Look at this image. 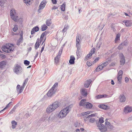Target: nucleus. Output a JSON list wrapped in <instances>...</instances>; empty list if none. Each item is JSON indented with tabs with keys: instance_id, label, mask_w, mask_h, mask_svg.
<instances>
[{
	"instance_id": "nucleus-4",
	"label": "nucleus",
	"mask_w": 132,
	"mask_h": 132,
	"mask_svg": "<svg viewBox=\"0 0 132 132\" xmlns=\"http://www.w3.org/2000/svg\"><path fill=\"white\" fill-rule=\"evenodd\" d=\"M2 49L3 51L6 53H9L13 51L14 48L13 45L9 44L4 45V46L2 47Z\"/></svg>"
},
{
	"instance_id": "nucleus-43",
	"label": "nucleus",
	"mask_w": 132,
	"mask_h": 132,
	"mask_svg": "<svg viewBox=\"0 0 132 132\" xmlns=\"http://www.w3.org/2000/svg\"><path fill=\"white\" fill-rule=\"evenodd\" d=\"M62 50H60L59 51V52L58 53V54L56 56V58L57 57H60L61 55L62 54Z\"/></svg>"
},
{
	"instance_id": "nucleus-36",
	"label": "nucleus",
	"mask_w": 132,
	"mask_h": 132,
	"mask_svg": "<svg viewBox=\"0 0 132 132\" xmlns=\"http://www.w3.org/2000/svg\"><path fill=\"white\" fill-rule=\"evenodd\" d=\"M81 36L79 34L77 35V36L76 41H78V42H80V41L81 40Z\"/></svg>"
},
{
	"instance_id": "nucleus-38",
	"label": "nucleus",
	"mask_w": 132,
	"mask_h": 132,
	"mask_svg": "<svg viewBox=\"0 0 132 132\" xmlns=\"http://www.w3.org/2000/svg\"><path fill=\"white\" fill-rule=\"evenodd\" d=\"M95 50V49L94 48H93L91 49L89 54H90V55H92L94 53Z\"/></svg>"
},
{
	"instance_id": "nucleus-7",
	"label": "nucleus",
	"mask_w": 132,
	"mask_h": 132,
	"mask_svg": "<svg viewBox=\"0 0 132 132\" xmlns=\"http://www.w3.org/2000/svg\"><path fill=\"white\" fill-rule=\"evenodd\" d=\"M47 2V1L46 0H43L41 2L39 6V9L38 10V12L39 13L41 12V10L43 9L44 8Z\"/></svg>"
},
{
	"instance_id": "nucleus-30",
	"label": "nucleus",
	"mask_w": 132,
	"mask_h": 132,
	"mask_svg": "<svg viewBox=\"0 0 132 132\" xmlns=\"http://www.w3.org/2000/svg\"><path fill=\"white\" fill-rule=\"evenodd\" d=\"M105 96H106V95H98L96 96H95V98L96 99H100V98H103V97H104Z\"/></svg>"
},
{
	"instance_id": "nucleus-60",
	"label": "nucleus",
	"mask_w": 132,
	"mask_h": 132,
	"mask_svg": "<svg viewBox=\"0 0 132 132\" xmlns=\"http://www.w3.org/2000/svg\"><path fill=\"white\" fill-rule=\"evenodd\" d=\"M45 45V43H44V44L43 45V46L42 48V49H41V53H42V52L43 51L44 49Z\"/></svg>"
},
{
	"instance_id": "nucleus-27",
	"label": "nucleus",
	"mask_w": 132,
	"mask_h": 132,
	"mask_svg": "<svg viewBox=\"0 0 132 132\" xmlns=\"http://www.w3.org/2000/svg\"><path fill=\"white\" fill-rule=\"evenodd\" d=\"M104 67V66H103L102 64L98 67H97L96 69V71H98L100 70H102Z\"/></svg>"
},
{
	"instance_id": "nucleus-10",
	"label": "nucleus",
	"mask_w": 132,
	"mask_h": 132,
	"mask_svg": "<svg viewBox=\"0 0 132 132\" xmlns=\"http://www.w3.org/2000/svg\"><path fill=\"white\" fill-rule=\"evenodd\" d=\"M56 91L55 90L51 89L48 91L47 94V96L49 97H51L55 94Z\"/></svg>"
},
{
	"instance_id": "nucleus-34",
	"label": "nucleus",
	"mask_w": 132,
	"mask_h": 132,
	"mask_svg": "<svg viewBox=\"0 0 132 132\" xmlns=\"http://www.w3.org/2000/svg\"><path fill=\"white\" fill-rule=\"evenodd\" d=\"M89 122L92 123H93L95 122H96L95 119L94 118H89Z\"/></svg>"
},
{
	"instance_id": "nucleus-24",
	"label": "nucleus",
	"mask_w": 132,
	"mask_h": 132,
	"mask_svg": "<svg viewBox=\"0 0 132 132\" xmlns=\"http://www.w3.org/2000/svg\"><path fill=\"white\" fill-rule=\"evenodd\" d=\"M11 123L12 125V128L13 129L15 128L17 125V122L14 120H13L12 121Z\"/></svg>"
},
{
	"instance_id": "nucleus-28",
	"label": "nucleus",
	"mask_w": 132,
	"mask_h": 132,
	"mask_svg": "<svg viewBox=\"0 0 132 132\" xmlns=\"http://www.w3.org/2000/svg\"><path fill=\"white\" fill-rule=\"evenodd\" d=\"M98 107L102 109L106 110L107 108V106L105 105L101 104L98 105Z\"/></svg>"
},
{
	"instance_id": "nucleus-16",
	"label": "nucleus",
	"mask_w": 132,
	"mask_h": 132,
	"mask_svg": "<svg viewBox=\"0 0 132 132\" xmlns=\"http://www.w3.org/2000/svg\"><path fill=\"white\" fill-rule=\"evenodd\" d=\"M81 94L82 96H86L87 95V92L86 89H82L81 90Z\"/></svg>"
},
{
	"instance_id": "nucleus-6",
	"label": "nucleus",
	"mask_w": 132,
	"mask_h": 132,
	"mask_svg": "<svg viewBox=\"0 0 132 132\" xmlns=\"http://www.w3.org/2000/svg\"><path fill=\"white\" fill-rule=\"evenodd\" d=\"M22 69L21 67L18 64H16L14 70V72L16 74H19L21 73Z\"/></svg>"
},
{
	"instance_id": "nucleus-57",
	"label": "nucleus",
	"mask_w": 132,
	"mask_h": 132,
	"mask_svg": "<svg viewBox=\"0 0 132 132\" xmlns=\"http://www.w3.org/2000/svg\"><path fill=\"white\" fill-rule=\"evenodd\" d=\"M30 115L28 113L24 115V117L26 118H28L29 117H30Z\"/></svg>"
},
{
	"instance_id": "nucleus-39",
	"label": "nucleus",
	"mask_w": 132,
	"mask_h": 132,
	"mask_svg": "<svg viewBox=\"0 0 132 132\" xmlns=\"http://www.w3.org/2000/svg\"><path fill=\"white\" fill-rule=\"evenodd\" d=\"M80 42H78V41L76 42V46L77 48H80Z\"/></svg>"
},
{
	"instance_id": "nucleus-47",
	"label": "nucleus",
	"mask_w": 132,
	"mask_h": 132,
	"mask_svg": "<svg viewBox=\"0 0 132 132\" xmlns=\"http://www.w3.org/2000/svg\"><path fill=\"white\" fill-rule=\"evenodd\" d=\"M50 21V20H47L46 22V25L47 26H50V25L51 24V22Z\"/></svg>"
},
{
	"instance_id": "nucleus-61",
	"label": "nucleus",
	"mask_w": 132,
	"mask_h": 132,
	"mask_svg": "<svg viewBox=\"0 0 132 132\" xmlns=\"http://www.w3.org/2000/svg\"><path fill=\"white\" fill-rule=\"evenodd\" d=\"M52 2L53 4H56V0H52Z\"/></svg>"
},
{
	"instance_id": "nucleus-49",
	"label": "nucleus",
	"mask_w": 132,
	"mask_h": 132,
	"mask_svg": "<svg viewBox=\"0 0 132 132\" xmlns=\"http://www.w3.org/2000/svg\"><path fill=\"white\" fill-rule=\"evenodd\" d=\"M90 113V112H83L81 113L80 114L81 116H83L87 114H88Z\"/></svg>"
},
{
	"instance_id": "nucleus-11",
	"label": "nucleus",
	"mask_w": 132,
	"mask_h": 132,
	"mask_svg": "<svg viewBox=\"0 0 132 132\" xmlns=\"http://www.w3.org/2000/svg\"><path fill=\"white\" fill-rule=\"evenodd\" d=\"M120 64L121 65H123L124 64L125 62V57L123 54L120 53Z\"/></svg>"
},
{
	"instance_id": "nucleus-62",
	"label": "nucleus",
	"mask_w": 132,
	"mask_h": 132,
	"mask_svg": "<svg viewBox=\"0 0 132 132\" xmlns=\"http://www.w3.org/2000/svg\"><path fill=\"white\" fill-rule=\"evenodd\" d=\"M128 120L129 121H130L132 120V116L130 117L128 119Z\"/></svg>"
},
{
	"instance_id": "nucleus-15",
	"label": "nucleus",
	"mask_w": 132,
	"mask_h": 132,
	"mask_svg": "<svg viewBox=\"0 0 132 132\" xmlns=\"http://www.w3.org/2000/svg\"><path fill=\"white\" fill-rule=\"evenodd\" d=\"M86 103V99L82 100L80 101L79 103V105L80 106H83L85 107V104Z\"/></svg>"
},
{
	"instance_id": "nucleus-19",
	"label": "nucleus",
	"mask_w": 132,
	"mask_h": 132,
	"mask_svg": "<svg viewBox=\"0 0 132 132\" xmlns=\"http://www.w3.org/2000/svg\"><path fill=\"white\" fill-rule=\"evenodd\" d=\"M41 42H40V40L39 39H37L35 46V48L36 49H37L39 47L40 45V43Z\"/></svg>"
},
{
	"instance_id": "nucleus-29",
	"label": "nucleus",
	"mask_w": 132,
	"mask_h": 132,
	"mask_svg": "<svg viewBox=\"0 0 132 132\" xmlns=\"http://www.w3.org/2000/svg\"><path fill=\"white\" fill-rule=\"evenodd\" d=\"M47 28V26L45 24H44L41 27V30L42 31H43L45 30Z\"/></svg>"
},
{
	"instance_id": "nucleus-59",
	"label": "nucleus",
	"mask_w": 132,
	"mask_h": 132,
	"mask_svg": "<svg viewBox=\"0 0 132 132\" xmlns=\"http://www.w3.org/2000/svg\"><path fill=\"white\" fill-rule=\"evenodd\" d=\"M87 65L88 66H90L92 64L90 62H87L86 63Z\"/></svg>"
},
{
	"instance_id": "nucleus-2",
	"label": "nucleus",
	"mask_w": 132,
	"mask_h": 132,
	"mask_svg": "<svg viewBox=\"0 0 132 132\" xmlns=\"http://www.w3.org/2000/svg\"><path fill=\"white\" fill-rule=\"evenodd\" d=\"M103 119V117H101L98 121H96L97 126L100 131L102 132L106 131L107 129L106 127L102 124L104 122Z\"/></svg>"
},
{
	"instance_id": "nucleus-3",
	"label": "nucleus",
	"mask_w": 132,
	"mask_h": 132,
	"mask_svg": "<svg viewBox=\"0 0 132 132\" xmlns=\"http://www.w3.org/2000/svg\"><path fill=\"white\" fill-rule=\"evenodd\" d=\"M71 110V108L69 106L61 110L58 115V116L59 118L62 119L65 117L67 114L69 113Z\"/></svg>"
},
{
	"instance_id": "nucleus-20",
	"label": "nucleus",
	"mask_w": 132,
	"mask_h": 132,
	"mask_svg": "<svg viewBox=\"0 0 132 132\" xmlns=\"http://www.w3.org/2000/svg\"><path fill=\"white\" fill-rule=\"evenodd\" d=\"M93 107L92 104L89 102H86L85 104V107L87 109H91Z\"/></svg>"
},
{
	"instance_id": "nucleus-53",
	"label": "nucleus",
	"mask_w": 132,
	"mask_h": 132,
	"mask_svg": "<svg viewBox=\"0 0 132 132\" xmlns=\"http://www.w3.org/2000/svg\"><path fill=\"white\" fill-rule=\"evenodd\" d=\"M56 58V57L54 59V60H55V63H58L59 61V59L60 58L59 57H57Z\"/></svg>"
},
{
	"instance_id": "nucleus-26",
	"label": "nucleus",
	"mask_w": 132,
	"mask_h": 132,
	"mask_svg": "<svg viewBox=\"0 0 132 132\" xmlns=\"http://www.w3.org/2000/svg\"><path fill=\"white\" fill-rule=\"evenodd\" d=\"M81 50L80 48H77V50L76 52L77 56L78 57H79L80 56L81 54Z\"/></svg>"
},
{
	"instance_id": "nucleus-37",
	"label": "nucleus",
	"mask_w": 132,
	"mask_h": 132,
	"mask_svg": "<svg viewBox=\"0 0 132 132\" xmlns=\"http://www.w3.org/2000/svg\"><path fill=\"white\" fill-rule=\"evenodd\" d=\"M74 126L76 127H80L81 125L79 122H76L75 123Z\"/></svg>"
},
{
	"instance_id": "nucleus-55",
	"label": "nucleus",
	"mask_w": 132,
	"mask_h": 132,
	"mask_svg": "<svg viewBox=\"0 0 132 132\" xmlns=\"http://www.w3.org/2000/svg\"><path fill=\"white\" fill-rule=\"evenodd\" d=\"M42 120L43 121H45L46 120H47V117L45 116L43 117L42 118Z\"/></svg>"
},
{
	"instance_id": "nucleus-33",
	"label": "nucleus",
	"mask_w": 132,
	"mask_h": 132,
	"mask_svg": "<svg viewBox=\"0 0 132 132\" xmlns=\"http://www.w3.org/2000/svg\"><path fill=\"white\" fill-rule=\"evenodd\" d=\"M120 34H118L117 35L116 37L115 40V43H116L118 40L120 39Z\"/></svg>"
},
{
	"instance_id": "nucleus-51",
	"label": "nucleus",
	"mask_w": 132,
	"mask_h": 132,
	"mask_svg": "<svg viewBox=\"0 0 132 132\" xmlns=\"http://www.w3.org/2000/svg\"><path fill=\"white\" fill-rule=\"evenodd\" d=\"M29 61H28V60H26L24 61V63L25 65H28L29 64Z\"/></svg>"
},
{
	"instance_id": "nucleus-54",
	"label": "nucleus",
	"mask_w": 132,
	"mask_h": 132,
	"mask_svg": "<svg viewBox=\"0 0 132 132\" xmlns=\"http://www.w3.org/2000/svg\"><path fill=\"white\" fill-rule=\"evenodd\" d=\"M100 59V57H97L96 59L93 62L94 63H96L97 61L99 60Z\"/></svg>"
},
{
	"instance_id": "nucleus-48",
	"label": "nucleus",
	"mask_w": 132,
	"mask_h": 132,
	"mask_svg": "<svg viewBox=\"0 0 132 132\" xmlns=\"http://www.w3.org/2000/svg\"><path fill=\"white\" fill-rule=\"evenodd\" d=\"M28 80V78H26L24 80L23 83V86H25L26 84H27Z\"/></svg>"
},
{
	"instance_id": "nucleus-14",
	"label": "nucleus",
	"mask_w": 132,
	"mask_h": 132,
	"mask_svg": "<svg viewBox=\"0 0 132 132\" xmlns=\"http://www.w3.org/2000/svg\"><path fill=\"white\" fill-rule=\"evenodd\" d=\"M127 27H130L132 26V21L129 20H124L123 21Z\"/></svg>"
},
{
	"instance_id": "nucleus-32",
	"label": "nucleus",
	"mask_w": 132,
	"mask_h": 132,
	"mask_svg": "<svg viewBox=\"0 0 132 132\" xmlns=\"http://www.w3.org/2000/svg\"><path fill=\"white\" fill-rule=\"evenodd\" d=\"M24 87V86H22L20 87L19 89L17 90L19 93H21L22 92Z\"/></svg>"
},
{
	"instance_id": "nucleus-8",
	"label": "nucleus",
	"mask_w": 132,
	"mask_h": 132,
	"mask_svg": "<svg viewBox=\"0 0 132 132\" xmlns=\"http://www.w3.org/2000/svg\"><path fill=\"white\" fill-rule=\"evenodd\" d=\"M48 33V32H47L45 31L42 34L39 40H40V42H43L42 44H43L45 40L46 39V36L47 34Z\"/></svg>"
},
{
	"instance_id": "nucleus-1",
	"label": "nucleus",
	"mask_w": 132,
	"mask_h": 132,
	"mask_svg": "<svg viewBox=\"0 0 132 132\" xmlns=\"http://www.w3.org/2000/svg\"><path fill=\"white\" fill-rule=\"evenodd\" d=\"M60 106V103L58 101H55L48 105L46 109V112L49 114L54 111Z\"/></svg>"
},
{
	"instance_id": "nucleus-58",
	"label": "nucleus",
	"mask_w": 132,
	"mask_h": 132,
	"mask_svg": "<svg viewBox=\"0 0 132 132\" xmlns=\"http://www.w3.org/2000/svg\"><path fill=\"white\" fill-rule=\"evenodd\" d=\"M108 127L109 128H110V129H111V130H112L113 127V126L112 125H109V126H108Z\"/></svg>"
},
{
	"instance_id": "nucleus-63",
	"label": "nucleus",
	"mask_w": 132,
	"mask_h": 132,
	"mask_svg": "<svg viewBox=\"0 0 132 132\" xmlns=\"http://www.w3.org/2000/svg\"><path fill=\"white\" fill-rule=\"evenodd\" d=\"M17 107V106L16 105L13 108V109H12V110L13 111H14V112L15 111V109H16Z\"/></svg>"
},
{
	"instance_id": "nucleus-23",
	"label": "nucleus",
	"mask_w": 132,
	"mask_h": 132,
	"mask_svg": "<svg viewBox=\"0 0 132 132\" xmlns=\"http://www.w3.org/2000/svg\"><path fill=\"white\" fill-rule=\"evenodd\" d=\"M92 80L90 79L89 80H87L86 81L84 84V85L85 87L88 88Z\"/></svg>"
},
{
	"instance_id": "nucleus-12",
	"label": "nucleus",
	"mask_w": 132,
	"mask_h": 132,
	"mask_svg": "<svg viewBox=\"0 0 132 132\" xmlns=\"http://www.w3.org/2000/svg\"><path fill=\"white\" fill-rule=\"evenodd\" d=\"M128 44V42L127 40H125L122 43L118 46V49L119 50L123 48V46H127Z\"/></svg>"
},
{
	"instance_id": "nucleus-22",
	"label": "nucleus",
	"mask_w": 132,
	"mask_h": 132,
	"mask_svg": "<svg viewBox=\"0 0 132 132\" xmlns=\"http://www.w3.org/2000/svg\"><path fill=\"white\" fill-rule=\"evenodd\" d=\"M56 117L55 115H53L52 114L48 118V122H49L50 121H52L54 120L55 119V117Z\"/></svg>"
},
{
	"instance_id": "nucleus-5",
	"label": "nucleus",
	"mask_w": 132,
	"mask_h": 132,
	"mask_svg": "<svg viewBox=\"0 0 132 132\" xmlns=\"http://www.w3.org/2000/svg\"><path fill=\"white\" fill-rule=\"evenodd\" d=\"M10 15L11 18L15 21H18V16L15 10L14 9H11L10 11Z\"/></svg>"
},
{
	"instance_id": "nucleus-56",
	"label": "nucleus",
	"mask_w": 132,
	"mask_h": 132,
	"mask_svg": "<svg viewBox=\"0 0 132 132\" xmlns=\"http://www.w3.org/2000/svg\"><path fill=\"white\" fill-rule=\"evenodd\" d=\"M23 40V37L21 35V38H20L17 41L18 42H20L22 41V40Z\"/></svg>"
},
{
	"instance_id": "nucleus-46",
	"label": "nucleus",
	"mask_w": 132,
	"mask_h": 132,
	"mask_svg": "<svg viewBox=\"0 0 132 132\" xmlns=\"http://www.w3.org/2000/svg\"><path fill=\"white\" fill-rule=\"evenodd\" d=\"M102 42H99L96 46L97 47V49H99L101 46V45H102Z\"/></svg>"
},
{
	"instance_id": "nucleus-9",
	"label": "nucleus",
	"mask_w": 132,
	"mask_h": 132,
	"mask_svg": "<svg viewBox=\"0 0 132 132\" xmlns=\"http://www.w3.org/2000/svg\"><path fill=\"white\" fill-rule=\"evenodd\" d=\"M123 74V72L122 70H120L118 73L117 78L118 83L120 84L121 82L122 75Z\"/></svg>"
},
{
	"instance_id": "nucleus-31",
	"label": "nucleus",
	"mask_w": 132,
	"mask_h": 132,
	"mask_svg": "<svg viewBox=\"0 0 132 132\" xmlns=\"http://www.w3.org/2000/svg\"><path fill=\"white\" fill-rule=\"evenodd\" d=\"M6 1V0H0V5L2 7L3 6Z\"/></svg>"
},
{
	"instance_id": "nucleus-13",
	"label": "nucleus",
	"mask_w": 132,
	"mask_h": 132,
	"mask_svg": "<svg viewBox=\"0 0 132 132\" xmlns=\"http://www.w3.org/2000/svg\"><path fill=\"white\" fill-rule=\"evenodd\" d=\"M123 111L126 114L130 113L132 111V107L129 106H126L125 108Z\"/></svg>"
},
{
	"instance_id": "nucleus-25",
	"label": "nucleus",
	"mask_w": 132,
	"mask_h": 132,
	"mask_svg": "<svg viewBox=\"0 0 132 132\" xmlns=\"http://www.w3.org/2000/svg\"><path fill=\"white\" fill-rule=\"evenodd\" d=\"M6 65V63L4 61L1 62L0 63V68H4Z\"/></svg>"
},
{
	"instance_id": "nucleus-40",
	"label": "nucleus",
	"mask_w": 132,
	"mask_h": 132,
	"mask_svg": "<svg viewBox=\"0 0 132 132\" xmlns=\"http://www.w3.org/2000/svg\"><path fill=\"white\" fill-rule=\"evenodd\" d=\"M57 86L58 83H55L51 88L52 89H53L54 90H55L56 91V89L55 88Z\"/></svg>"
},
{
	"instance_id": "nucleus-50",
	"label": "nucleus",
	"mask_w": 132,
	"mask_h": 132,
	"mask_svg": "<svg viewBox=\"0 0 132 132\" xmlns=\"http://www.w3.org/2000/svg\"><path fill=\"white\" fill-rule=\"evenodd\" d=\"M108 64V61H106L105 62L103 63L102 64V65L103 66H104V67H106Z\"/></svg>"
},
{
	"instance_id": "nucleus-45",
	"label": "nucleus",
	"mask_w": 132,
	"mask_h": 132,
	"mask_svg": "<svg viewBox=\"0 0 132 132\" xmlns=\"http://www.w3.org/2000/svg\"><path fill=\"white\" fill-rule=\"evenodd\" d=\"M69 27L68 26L65 25L64 26V28L63 29L62 31L63 32H65L68 29Z\"/></svg>"
},
{
	"instance_id": "nucleus-17",
	"label": "nucleus",
	"mask_w": 132,
	"mask_h": 132,
	"mask_svg": "<svg viewBox=\"0 0 132 132\" xmlns=\"http://www.w3.org/2000/svg\"><path fill=\"white\" fill-rule=\"evenodd\" d=\"M39 30V28L37 26L31 30V34H34L35 32L38 31Z\"/></svg>"
},
{
	"instance_id": "nucleus-44",
	"label": "nucleus",
	"mask_w": 132,
	"mask_h": 132,
	"mask_svg": "<svg viewBox=\"0 0 132 132\" xmlns=\"http://www.w3.org/2000/svg\"><path fill=\"white\" fill-rule=\"evenodd\" d=\"M96 116V114H92L90 115H89L88 116H87L86 118H92V117L95 116Z\"/></svg>"
},
{
	"instance_id": "nucleus-35",
	"label": "nucleus",
	"mask_w": 132,
	"mask_h": 132,
	"mask_svg": "<svg viewBox=\"0 0 132 132\" xmlns=\"http://www.w3.org/2000/svg\"><path fill=\"white\" fill-rule=\"evenodd\" d=\"M65 4L64 3H63L61 7V9L62 11H64L65 9Z\"/></svg>"
},
{
	"instance_id": "nucleus-21",
	"label": "nucleus",
	"mask_w": 132,
	"mask_h": 132,
	"mask_svg": "<svg viewBox=\"0 0 132 132\" xmlns=\"http://www.w3.org/2000/svg\"><path fill=\"white\" fill-rule=\"evenodd\" d=\"M120 101L121 102H124L126 100L125 97L123 95H120L119 97Z\"/></svg>"
},
{
	"instance_id": "nucleus-18",
	"label": "nucleus",
	"mask_w": 132,
	"mask_h": 132,
	"mask_svg": "<svg viewBox=\"0 0 132 132\" xmlns=\"http://www.w3.org/2000/svg\"><path fill=\"white\" fill-rule=\"evenodd\" d=\"M75 58L72 55L70 57V59L69 61V63L71 64H73L75 62Z\"/></svg>"
},
{
	"instance_id": "nucleus-42",
	"label": "nucleus",
	"mask_w": 132,
	"mask_h": 132,
	"mask_svg": "<svg viewBox=\"0 0 132 132\" xmlns=\"http://www.w3.org/2000/svg\"><path fill=\"white\" fill-rule=\"evenodd\" d=\"M92 55H90L89 54H87L85 58V60H87L89 59L90 58V57Z\"/></svg>"
},
{
	"instance_id": "nucleus-41",
	"label": "nucleus",
	"mask_w": 132,
	"mask_h": 132,
	"mask_svg": "<svg viewBox=\"0 0 132 132\" xmlns=\"http://www.w3.org/2000/svg\"><path fill=\"white\" fill-rule=\"evenodd\" d=\"M12 103V102H10L8 104H7L6 106V107L4 109H3V110H1L0 111V112L1 113L2 111H3L5 109H6V108H7L8 107H9L10 106V104Z\"/></svg>"
},
{
	"instance_id": "nucleus-64",
	"label": "nucleus",
	"mask_w": 132,
	"mask_h": 132,
	"mask_svg": "<svg viewBox=\"0 0 132 132\" xmlns=\"http://www.w3.org/2000/svg\"><path fill=\"white\" fill-rule=\"evenodd\" d=\"M80 130L81 131H81V132H87L85 130H84V129L82 128H80Z\"/></svg>"
},
{
	"instance_id": "nucleus-52",
	"label": "nucleus",
	"mask_w": 132,
	"mask_h": 132,
	"mask_svg": "<svg viewBox=\"0 0 132 132\" xmlns=\"http://www.w3.org/2000/svg\"><path fill=\"white\" fill-rule=\"evenodd\" d=\"M18 26H17L15 25L13 28V30L15 32L18 30Z\"/></svg>"
}]
</instances>
